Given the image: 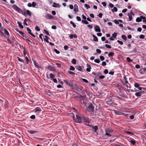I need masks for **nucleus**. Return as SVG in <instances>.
Returning <instances> with one entry per match:
<instances>
[{"instance_id":"f257e3e1","label":"nucleus","mask_w":146,"mask_h":146,"mask_svg":"<svg viewBox=\"0 0 146 146\" xmlns=\"http://www.w3.org/2000/svg\"><path fill=\"white\" fill-rule=\"evenodd\" d=\"M74 120L76 122L80 123L82 122V118L79 115H76V118H74Z\"/></svg>"},{"instance_id":"f03ea898","label":"nucleus","mask_w":146,"mask_h":146,"mask_svg":"<svg viewBox=\"0 0 146 146\" xmlns=\"http://www.w3.org/2000/svg\"><path fill=\"white\" fill-rule=\"evenodd\" d=\"M64 82L68 86L70 87H72L73 86L72 81L70 80L69 81L67 80H64Z\"/></svg>"},{"instance_id":"7ed1b4c3","label":"nucleus","mask_w":146,"mask_h":146,"mask_svg":"<svg viewBox=\"0 0 146 146\" xmlns=\"http://www.w3.org/2000/svg\"><path fill=\"white\" fill-rule=\"evenodd\" d=\"M85 105L86 106V109L88 111H91L93 110V107L92 104H86Z\"/></svg>"},{"instance_id":"20e7f679","label":"nucleus","mask_w":146,"mask_h":146,"mask_svg":"<svg viewBox=\"0 0 146 146\" xmlns=\"http://www.w3.org/2000/svg\"><path fill=\"white\" fill-rule=\"evenodd\" d=\"M12 7L13 9L17 11V12H19V13H22V10L18 7L16 5H13L12 6Z\"/></svg>"},{"instance_id":"39448f33","label":"nucleus","mask_w":146,"mask_h":146,"mask_svg":"<svg viewBox=\"0 0 146 146\" xmlns=\"http://www.w3.org/2000/svg\"><path fill=\"white\" fill-rule=\"evenodd\" d=\"M12 7L13 9L17 11V12H19V13H22V10L18 7L16 5H13L12 6Z\"/></svg>"},{"instance_id":"423d86ee","label":"nucleus","mask_w":146,"mask_h":146,"mask_svg":"<svg viewBox=\"0 0 146 146\" xmlns=\"http://www.w3.org/2000/svg\"><path fill=\"white\" fill-rule=\"evenodd\" d=\"M94 29L95 31L96 32H100L101 31V29L100 27L97 25L95 26Z\"/></svg>"},{"instance_id":"0eeeda50","label":"nucleus","mask_w":146,"mask_h":146,"mask_svg":"<svg viewBox=\"0 0 146 146\" xmlns=\"http://www.w3.org/2000/svg\"><path fill=\"white\" fill-rule=\"evenodd\" d=\"M33 62L35 67L38 70H39L41 68L42 66L41 65L38 64L36 63L35 61H34Z\"/></svg>"},{"instance_id":"6e6552de","label":"nucleus","mask_w":146,"mask_h":146,"mask_svg":"<svg viewBox=\"0 0 146 146\" xmlns=\"http://www.w3.org/2000/svg\"><path fill=\"white\" fill-rule=\"evenodd\" d=\"M45 17L47 19H50L53 18L52 16L50 14L48 13L46 15Z\"/></svg>"},{"instance_id":"1a4fd4ad","label":"nucleus","mask_w":146,"mask_h":146,"mask_svg":"<svg viewBox=\"0 0 146 146\" xmlns=\"http://www.w3.org/2000/svg\"><path fill=\"white\" fill-rule=\"evenodd\" d=\"M26 14L30 16L32 15V13L29 10H27L26 11V12H24L23 14L25 15Z\"/></svg>"},{"instance_id":"9d476101","label":"nucleus","mask_w":146,"mask_h":146,"mask_svg":"<svg viewBox=\"0 0 146 146\" xmlns=\"http://www.w3.org/2000/svg\"><path fill=\"white\" fill-rule=\"evenodd\" d=\"M35 110V112H40L41 111H42V110L41 109L38 107H36L35 108V109L34 110Z\"/></svg>"},{"instance_id":"9b49d317","label":"nucleus","mask_w":146,"mask_h":146,"mask_svg":"<svg viewBox=\"0 0 146 146\" xmlns=\"http://www.w3.org/2000/svg\"><path fill=\"white\" fill-rule=\"evenodd\" d=\"M87 68L86 69V70L88 72H90L91 71V67L90 65L88 64H87Z\"/></svg>"},{"instance_id":"f8f14e48","label":"nucleus","mask_w":146,"mask_h":146,"mask_svg":"<svg viewBox=\"0 0 146 146\" xmlns=\"http://www.w3.org/2000/svg\"><path fill=\"white\" fill-rule=\"evenodd\" d=\"M52 7H54L59 8L60 7V6L59 4L58 3H54L52 5Z\"/></svg>"},{"instance_id":"ddd939ff","label":"nucleus","mask_w":146,"mask_h":146,"mask_svg":"<svg viewBox=\"0 0 146 146\" xmlns=\"http://www.w3.org/2000/svg\"><path fill=\"white\" fill-rule=\"evenodd\" d=\"M78 7L77 5L76 4L74 5V11L75 12H76L78 11Z\"/></svg>"},{"instance_id":"4468645a","label":"nucleus","mask_w":146,"mask_h":146,"mask_svg":"<svg viewBox=\"0 0 146 146\" xmlns=\"http://www.w3.org/2000/svg\"><path fill=\"white\" fill-rule=\"evenodd\" d=\"M114 111L115 113L117 115H122L123 114V113L119 111L115 110Z\"/></svg>"},{"instance_id":"2eb2a0df","label":"nucleus","mask_w":146,"mask_h":146,"mask_svg":"<svg viewBox=\"0 0 146 146\" xmlns=\"http://www.w3.org/2000/svg\"><path fill=\"white\" fill-rule=\"evenodd\" d=\"M2 30H3L4 31L6 35H7L8 36H9V33L6 29H2Z\"/></svg>"},{"instance_id":"dca6fc26","label":"nucleus","mask_w":146,"mask_h":146,"mask_svg":"<svg viewBox=\"0 0 146 146\" xmlns=\"http://www.w3.org/2000/svg\"><path fill=\"white\" fill-rule=\"evenodd\" d=\"M37 132V131H33L31 130H29L28 132L31 134H34Z\"/></svg>"},{"instance_id":"f3484780","label":"nucleus","mask_w":146,"mask_h":146,"mask_svg":"<svg viewBox=\"0 0 146 146\" xmlns=\"http://www.w3.org/2000/svg\"><path fill=\"white\" fill-rule=\"evenodd\" d=\"M127 15L128 16V18L129 19V21H131L133 19L131 15V14L130 13H128L127 14Z\"/></svg>"},{"instance_id":"a211bd4d","label":"nucleus","mask_w":146,"mask_h":146,"mask_svg":"<svg viewBox=\"0 0 146 146\" xmlns=\"http://www.w3.org/2000/svg\"><path fill=\"white\" fill-rule=\"evenodd\" d=\"M141 92H138L136 93L135 94V95L137 97H140L141 95Z\"/></svg>"},{"instance_id":"6ab92c4d","label":"nucleus","mask_w":146,"mask_h":146,"mask_svg":"<svg viewBox=\"0 0 146 146\" xmlns=\"http://www.w3.org/2000/svg\"><path fill=\"white\" fill-rule=\"evenodd\" d=\"M136 21L137 22H139L141 21L142 19L141 18V16H140V17H137L136 19Z\"/></svg>"},{"instance_id":"aec40b11","label":"nucleus","mask_w":146,"mask_h":146,"mask_svg":"<svg viewBox=\"0 0 146 146\" xmlns=\"http://www.w3.org/2000/svg\"><path fill=\"white\" fill-rule=\"evenodd\" d=\"M76 68L80 71H82V68L81 66H76Z\"/></svg>"},{"instance_id":"412c9836","label":"nucleus","mask_w":146,"mask_h":146,"mask_svg":"<svg viewBox=\"0 0 146 146\" xmlns=\"http://www.w3.org/2000/svg\"><path fill=\"white\" fill-rule=\"evenodd\" d=\"M69 37H70V39H72L73 38V37H74V38H77V36L75 35H70L69 36Z\"/></svg>"},{"instance_id":"4be33fe9","label":"nucleus","mask_w":146,"mask_h":146,"mask_svg":"<svg viewBox=\"0 0 146 146\" xmlns=\"http://www.w3.org/2000/svg\"><path fill=\"white\" fill-rule=\"evenodd\" d=\"M114 55V53L113 52H110L108 55V56L109 57H112Z\"/></svg>"},{"instance_id":"5701e85b","label":"nucleus","mask_w":146,"mask_h":146,"mask_svg":"<svg viewBox=\"0 0 146 146\" xmlns=\"http://www.w3.org/2000/svg\"><path fill=\"white\" fill-rule=\"evenodd\" d=\"M45 38L44 39V40L46 41L47 42L49 43V42L48 41L49 38L47 36H45Z\"/></svg>"},{"instance_id":"b1692460","label":"nucleus","mask_w":146,"mask_h":146,"mask_svg":"<svg viewBox=\"0 0 146 146\" xmlns=\"http://www.w3.org/2000/svg\"><path fill=\"white\" fill-rule=\"evenodd\" d=\"M111 11L112 12H117V9L116 7H114L113 9H112Z\"/></svg>"},{"instance_id":"393cba45","label":"nucleus","mask_w":146,"mask_h":146,"mask_svg":"<svg viewBox=\"0 0 146 146\" xmlns=\"http://www.w3.org/2000/svg\"><path fill=\"white\" fill-rule=\"evenodd\" d=\"M18 24L19 25V26L21 28V29H23V26L21 24V23L18 21L17 22Z\"/></svg>"},{"instance_id":"a878e982","label":"nucleus","mask_w":146,"mask_h":146,"mask_svg":"<svg viewBox=\"0 0 146 146\" xmlns=\"http://www.w3.org/2000/svg\"><path fill=\"white\" fill-rule=\"evenodd\" d=\"M92 36H93V37L94 38L93 40L94 41H96V42L98 41V38H97V37L96 36H95L94 35H92Z\"/></svg>"},{"instance_id":"bb28decb","label":"nucleus","mask_w":146,"mask_h":146,"mask_svg":"<svg viewBox=\"0 0 146 146\" xmlns=\"http://www.w3.org/2000/svg\"><path fill=\"white\" fill-rule=\"evenodd\" d=\"M83 120L86 123H88L89 122V121L87 118H85V117L83 118Z\"/></svg>"},{"instance_id":"cd10ccee","label":"nucleus","mask_w":146,"mask_h":146,"mask_svg":"<svg viewBox=\"0 0 146 146\" xmlns=\"http://www.w3.org/2000/svg\"><path fill=\"white\" fill-rule=\"evenodd\" d=\"M121 37L124 40H127V37L125 35H121Z\"/></svg>"},{"instance_id":"c85d7f7f","label":"nucleus","mask_w":146,"mask_h":146,"mask_svg":"<svg viewBox=\"0 0 146 146\" xmlns=\"http://www.w3.org/2000/svg\"><path fill=\"white\" fill-rule=\"evenodd\" d=\"M49 75L50 78L52 80L55 77V75L52 73H50L49 74Z\"/></svg>"},{"instance_id":"c756f323","label":"nucleus","mask_w":146,"mask_h":146,"mask_svg":"<svg viewBox=\"0 0 146 146\" xmlns=\"http://www.w3.org/2000/svg\"><path fill=\"white\" fill-rule=\"evenodd\" d=\"M105 131L106 132H107L110 133L113 132V130L112 129H108L106 130Z\"/></svg>"},{"instance_id":"7c9ffc66","label":"nucleus","mask_w":146,"mask_h":146,"mask_svg":"<svg viewBox=\"0 0 146 146\" xmlns=\"http://www.w3.org/2000/svg\"><path fill=\"white\" fill-rule=\"evenodd\" d=\"M141 18L142 19H143V22H146V19L145 17L141 16Z\"/></svg>"},{"instance_id":"2f4dec72","label":"nucleus","mask_w":146,"mask_h":146,"mask_svg":"<svg viewBox=\"0 0 146 146\" xmlns=\"http://www.w3.org/2000/svg\"><path fill=\"white\" fill-rule=\"evenodd\" d=\"M27 30L28 31V33L29 34L31 35V34H32V33H31V31L29 28H28V27L27 28Z\"/></svg>"},{"instance_id":"473e14b6","label":"nucleus","mask_w":146,"mask_h":146,"mask_svg":"<svg viewBox=\"0 0 146 146\" xmlns=\"http://www.w3.org/2000/svg\"><path fill=\"white\" fill-rule=\"evenodd\" d=\"M82 22L86 24H88L89 23L87 21L85 20H82Z\"/></svg>"},{"instance_id":"72a5a7b5","label":"nucleus","mask_w":146,"mask_h":146,"mask_svg":"<svg viewBox=\"0 0 146 146\" xmlns=\"http://www.w3.org/2000/svg\"><path fill=\"white\" fill-rule=\"evenodd\" d=\"M134 86L135 87L138 88L140 85L137 83H136L134 84Z\"/></svg>"},{"instance_id":"f704fd0d","label":"nucleus","mask_w":146,"mask_h":146,"mask_svg":"<svg viewBox=\"0 0 146 146\" xmlns=\"http://www.w3.org/2000/svg\"><path fill=\"white\" fill-rule=\"evenodd\" d=\"M117 35V34L116 33H114L113 34H112V36L113 38H115L116 37Z\"/></svg>"},{"instance_id":"c9c22d12","label":"nucleus","mask_w":146,"mask_h":146,"mask_svg":"<svg viewBox=\"0 0 146 146\" xmlns=\"http://www.w3.org/2000/svg\"><path fill=\"white\" fill-rule=\"evenodd\" d=\"M85 7L87 9H88L89 8H90V6L89 5L87 4H85Z\"/></svg>"},{"instance_id":"e433bc0d","label":"nucleus","mask_w":146,"mask_h":146,"mask_svg":"<svg viewBox=\"0 0 146 146\" xmlns=\"http://www.w3.org/2000/svg\"><path fill=\"white\" fill-rule=\"evenodd\" d=\"M70 23L72 25L73 27L74 28H75L76 27V25L73 22V21H70Z\"/></svg>"},{"instance_id":"4c0bfd02","label":"nucleus","mask_w":146,"mask_h":146,"mask_svg":"<svg viewBox=\"0 0 146 146\" xmlns=\"http://www.w3.org/2000/svg\"><path fill=\"white\" fill-rule=\"evenodd\" d=\"M32 6L33 7H35L36 5V3L35 2H33L32 3Z\"/></svg>"},{"instance_id":"58836bf2","label":"nucleus","mask_w":146,"mask_h":146,"mask_svg":"<svg viewBox=\"0 0 146 146\" xmlns=\"http://www.w3.org/2000/svg\"><path fill=\"white\" fill-rule=\"evenodd\" d=\"M94 61L96 63H99L100 62V61L99 59H95Z\"/></svg>"},{"instance_id":"ea45409f","label":"nucleus","mask_w":146,"mask_h":146,"mask_svg":"<svg viewBox=\"0 0 146 146\" xmlns=\"http://www.w3.org/2000/svg\"><path fill=\"white\" fill-rule=\"evenodd\" d=\"M18 59L19 61L21 62H25L24 60L23 59H21L19 57H18Z\"/></svg>"},{"instance_id":"a19ab883","label":"nucleus","mask_w":146,"mask_h":146,"mask_svg":"<svg viewBox=\"0 0 146 146\" xmlns=\"http://www.w3.org/2000/svg\"><path fill=\"white\" fill-rule=\"evenodd\" d=\"M35 30L38 31H39L40 30V28L38 26H36L35 27Z\"/></svg>"},{"instance_id":"79ce46f5","label":"nucleus","mask_w":146,"mask_h":146,"mask_svg":"<svg viewBox=\"0 0 146 146\" xmlns=\"http://www.w3.org/2000/svg\"><path fill=\"white\" fill-rule=\"evenodd\" d=\"M105 46L107 48L109 49H110L111 48V46L108 44H106Z\"/></svg>"},{"instance_id":"37998d69","label":"nucleus","mask_w":146,"mask_h":146,"mask_svg":"<svg viewBox=\"0 0 146 146\" xmlns=\"http://www.w3.org/2000/svg\"><path fill=\"white\" fill-rule=\"evenodd\" d=\"M93 128L95 129L94 131L96 132L98 129L97 126H95L93 127Z\"/></svg>"},{"instance_id":"c03bdc74","label":"nucleus","mask_w":146,"mask_h":146,"mask_svg":"<svg viewBox=\"0 0 146 146\" xmlns=\"http://www.w3.org/2000/svg\"><path fill=\"white\" fill-rule=\"evenodd\" d=\"M18 32H19V33L22 36H24V35H25L24 33L22 32L21 31H18V30H17Z\"/></svg>"},{"instance_id":"a18cd8bd","label":"nucleus","mask_w":146,"mask_h":146,"mask_svg":"<svg viewBox=\"0 0 146 146\" xmlns=\"http://www.w3.org/2000/svg\"><path fill=\"white\" fill-rule=\"evenodd\" d=\"M72 63L74 64H75L76 63V60L73 59L72 61Z\"/></svg>"},{"instance_id":"49530a36","label":"nucleus","mask_w":146,"mask_h":146,"mask_svg":"<svg viewBox=\"0 0 146 146\" xmlns=\"http://www.w3.org/2000/svg\"><path fill=\"white\" fill-rule=\"evenodd\" d=\"M126 59L127 61L129 62H131L132 61V60L130 59V58L129 57H127V58Z\"/></svg>"},{"instance_id":"de8ad7c7","label":"nucleus","mask_w":146,"mask_h":146,"mask_svg":"<svg viewBox=\"0 0 146 146\" xmlns=\"http://www.w3.org/2000/svg\"><path fill=\"white\" fill-rule=\"evenodd\" d=\"M105 135L109 137H110L111 136V135L110 134V133L107 132H106Z\"/></svg>"},{"instance_id":"09e8293b","label":"nucleus","mask_w":146,"mask_h":146,"mask_svg":"<svg viewBox=\"0 0 146 146\" xmlns=\"http://www.w3.org/2000/svg\"><path fill=\"white\" fill-rule=\"evenodd\" d=\"M26 38V40L29 42H30L31 43H32V42L29 39V38L28 37L25 36Z\"/></svg>"},{"instance_id":"8fccbe9b","label":"nucleus","mask_w":146,"mask_h":146,"mask_svg":"<svg viewBox=\"0 0 146 146\" xmlns=\"http://www.w3.org/2000/svg\"><path fill=\"white\" fill-rule=\"evenodd\" d=\"M54 51L57 54H59L60 53V52L56 49L54 50Z\"/></svg>"},{"instance_id":"3c124183","label":"nucleus","mask_w":146,"mask_h":146,"mask_svg":"<svg viewBox=\"0 0 146 146\" xmlns=\"http://www.w3.org/2000/svg\"><path fill=\"white\" fill-rule=\"evenodd\" d=\"M114 23L116 24H119V22L118 20H115L114 21Z\"/></svg>"},{"instance_id":"603ef678","label":"nucleus","mask_w":146,"mask_h":146,"mask_svg":"<svg viewBox=\"0 0 146 146\" xmlns=\"http://www.w3.org/2000/svg\"><path fill=\"white\" fill-rule=\"evenodd\" d=\"M100 60L102 61L104 60L105 59L104 57V56H100Z\"/></svg>"},{"instance_id":"864d4df0","label":"nucleus","mask_w":146,"mask_h":146,"mask_svg":"<svg viewBox=\"0 0 146 146\" xmlns=\"http://www.w3.org/2000/svg\"><path fill=\"white\" fill-rule=\"evenodd\" d=\"M70 70H75V68L72 66H70Z\"/></svg>"},{"instance_id":"5fc2aeb1","label":"nucleus","mask_w":146,"mask_h":146,"mask_svg":"<svg viewBox=\"0 0 146 146\" xmlns=\"http://www.w3.org/2000/svg\"><path fill=\"white\" fill-rule=\"evenodd\" d=\"M96 52L98 54H100L101 52V51L99 49H96Z\"/></svg>"},{"instance_id":"6e6d98bb","label":"nucleus","mask_w":146,"mask_h":146,"mask_svg":"<svg viewBox=\"0 0 146 146\" xmlns=\"http://www.w3.org/2000/svg\"><path fill=\"white\" fill-rule=\"evenodd\" d=\"M27 19H25L24 20V24H25L27 26H28V25L27 23Z\"/></svg>"},{"instance_id":"4d7b16f0","label":"nucleus","mask_w":146,"mask_h":146,"mask_svg":"<svg viewBox=\"0 0 146 146\" xmlns=\"http://www.w3.org/2000/svg\"><path fill=\"white\" fill-rule=\"evenodd\" d=\"M117 42L121 45H123V43L122 41L119 40H118Z\"/></svg>"},{"instance_id":"13d9d810","label":"nucleus","mask_w":146,"mask_h":146,"mask_svg":"<svg viewBox=\"0 0 146 146\" xmlns=\"http://www.w3.org/2000/svg\"><path fill=\"white\" fill-rule=\"evenodd\" d=\"M43 36V34H40L39 36V37L41 39L42 41H43V39L42 37V36Z\"/></svg>"},{"instance_id":"bf43d9fd","label":"nucleus","mask_w":146,"mask_h":146,"mask_svg":"<svg viewBox=\"0 0 146 146\" xmlns=\"http://www.w3.org/2000/svg\"><path fill=\"white\" fill-rule=\"evenodd\" d=\"M125 132L126 133H127L128 134H131V135L133 134V133L131 132H130V131H125Z\"/></svg>"},{"instance_id":"052dcab7","label":"nucleus","mask_w":146,"mask_h":146,"mask_svg":"<svg viewBox=\"0 0 146 146\" xmlns=\"http://www.w3.org/2000/svg\"><path fill=\"white\" fill-rule=\"evenodd\" d=\"M44 32H45V33L47 35H48L50 36L49 34L48 31H47L46 30H45V29L44 30Z\"/></svg>"},{"instance_id":"680f3d73","label":"nucleus","mask_w":146,"mask_h":146,"mask_svg":"<svg viewBox=\"0 0 146 146\" xmlns=\"http://www.w3.org/2000/svg\"><path fill=\"white\" fill-rule=\"evenodd\" d=\"M103 14L102 13H100L98 15V16L100 18H101L102 17Z\"/></svg>"},{"instance_id":"e2e57ef3","label":"nucleus","mask_w":146,"mask_h":146,"mask_svg":"<svg viewBox=\"0 0 146 146\" xmlns=\"http://www.w3.org/2000/svg\"><path fill=\"white\" fill-rule=\"evenodd\" d=\"M102 65L103 66H105L106 65V62L103 61L102 62Z\"/></svg>"},{"instance_id":"0e129e2a","label":"nucleus","mask_w":146,"mask_h":146,"mask_svg":"<svg viewBox=\"0 0 146 146\" xmlns=\"http://www.w3.org/2000/svg\"><path fill=\"white\" fill-rule=\"evenodd\" d=\"M83 48L85 50H88L89 47L87 46H83Z\"/></svg>"},{"instance_id":"69168bd1","label":"nucleus","mask_w":146,"mask_h":146,"mask_svg":"<svg viewBox=\"0 0 146 146\" xmlns=\"http://www.w3.org/2000/svg\"><path fill=\"white\" fill-rule=\"evenodd\" d=\"M127 11V9H123L122 10V12L123 13H125Z\"/></svg>"},{"instance_id":"338daca9","label":"nucleus","mask_w":146,"mask_h":146,"mask_svg":"<svg viewBox=\"0 0 146 146\" xmlns=\"http://www.w3.org/2000/svg\"><path fill=\"white\" fill-rule=\"evenodd\" d=\"M76 19H77V20L78 21H81V19L80 17H79V16H77L76 17Z\"/></svg>"},{"instance_id":"774afa93","label":"nucleus","mask_w":146,"mask_h":146,"mask_svg":"<svg viewBox=\"0 0 146 146\" xmlns=\"http://www.w3.org/2000/svg\"><path fill=\"white\" fill-rule=\"evenodd\" d=\"M68 46L67 45H65L64 46V49L65 50H67L68 48Z\"/></svg>"}]
</instances>
